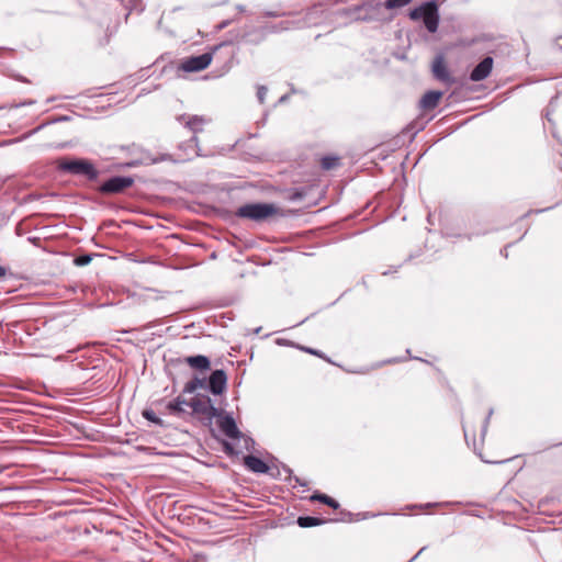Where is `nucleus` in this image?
<instances>
[{
	"label": "nucleus",
	"mask_w": 562,
	"mask_h": 562,
	"mask_svg": "<svg viewBox=\"0 0 562 562\" xmlns=\"http://www.w3.org/2000/svg\"><path fill=\"white\" fill-rule=\"evenodd\" d=\"M431 71L437 80L446 85L451 86L456 82V79L450 75L445 63V58L441 55L436 56V58L434 59Z\"/></svg>",
	"instance_id": "9d476101"
},
{
	"label": "nucleus",
	"mask_w": 562,
	"mask_h": 562,
	"mask_svg": "<svg viewBox=\"0 0 562 562\" xmlns=\"http://www.w3.org/2000/svg\"><path fill=\"white\" fill-rule=\"evenodd\" d=\"M266 94H267V88L263 86L259 87L258 91H257V98L260 103H263Z\"/></svg>",
	"instance_id": "bb28decb"
},
{
	"label": "nucleus",
	"mask_w": 562,
	"mask_h": 562,
	"mask_svg": "<svg viewBox=\"0 0 562 562\" xmlns=\"http://www.w3.org/2000/svg\"><path fill=\"white\" fill-rule=\"evenodd\" d=\"M143 416L145 419L156 424V425H159V426H162V420L161 418H159L156 413L151 409H145L143 412Z\"/></svg>",
	"instance_id": "b1692460"
},
{
	"label": "nucleus",
	"mask_w": 562,
	"mask_h": 562,
	"mask_svg": "<svg viewBox=\"0 0 562 562\" xmlns=\"http://www.w3.org/2000/svg\"><path fill=\"white\" fill-rule=\"evenodd\" d=\"M43 125H44V124H42V125L37 126V127H36V131H40V130H41V127H42Z\"/></svg>",
	"instance_id": "f704fd0d"
},
{
	"label": "nucleus",
	"mask_w": 562,
	"mask_h": 562,
	"mask_svg": "<svg viewBox=\"0 0 562 562\" xmlns=\"http://www.w3.org/2000/svg\"><path fill=\"white\" fill-rule=\"evenodd\" d=\"M312 501H318L323 504H326L328 505L329 507L334 508V509H337L339 507V504L337 501H335L334 498L329 497L328 495L326 494H319V493H316L314 494L312 497H311Z\"/></svg>",
	"instance_id": "412c9836"
},
{
	"label": "nucleus",
	"mask_w": 562,
	"mask_h": 562,
	"mask_svg": "<svg viewBox=\"0 0 562 562\" xmlns=\"http://www.w3.org/2000/svg\"><path fill=\"white\" fill-rule=\"evenodd\" d=\"M91 261V257L89 255L79 256L75 259L76 265L86 266Z\"/></svg>",
	"instance_id": "a878e982"
},
{
	"label": "nucleus",
	"mask_w": 562,
	"mask_h": 562,
	"mask_svg": "<svg viewBox=\"0 0 562 562\" xmlns=\"http://www.w3.org/2000/svg\"><path fill=\"white\" fill-rule=\"evenodd\" d=\"M212 54L210 53H204L199 56H192L184 59L181 63L180 68L186 72L201 71L209 67V65L212 61Z\"/></svg>",
	"instance_id": "0eeeda50"
},
{
	"label": "nucleus",
	"mask_w": 562,
	"mask_h": 562,
	"mask_svg": "<svg viewBox=\"0 0 562 562\" xmlns=\"http://www.w3.org/2000/svg\"><path fill=\"white\" fill-rule=\"evenodd\" d=\"M324 521L325 520L312 516H302L297 518V525L302 528L318 526L322 525Z\"/></svg>",
	"instance_id": "aec40b11"
},
{
	"label": "nucleus",
	"mask_w": 562,
	"mask_h": 562,
	"mask_svg": "<svg viewBox=\"0 0 562 562\" xmlns=\"http://www.w3.org/2000/svg\"><path fill=\"white\" fill-rule=\"evenodd\" d=\"M204 387H206V379L194 376L191 381H189L184 384L182 393L183 394H192L198 389H204Z\"/></svg>",
	"instance_id": "a211bd4d"
},
{
	"label": "nucleus",
	"mask_w": 562,
	"mask_h": 562,
	"mask_svg": "<svg viewBox=\"0 0 562 562\" xmlns=\"http://www.w3.org/2000/svg\"><path fill=\"white\" fill-rule=\"evenodd\" d=\"M178 121L184 123V126L194 134L191 140L198 142L196 134L203 131L206 120L203 116L183 114Z\"/></svg>",
	"instance_id": "9b49d317"
},
{
	"label": "nucleus",
	"mask_w": 562,
	"mask_h": 562,
	"mask_svg": "<svg viewBox=\"0 0 562 562\" xmlns=\"http://www.w3.org/2000/svg\"><path fill=\"white\" fill-rule=\"evenodd\" d=\"M5 274H7V269L4 267L0 266V278L5 277Z\"/></svg>",
	"instance_id": "2f4dec72"
},
{
	"label": "nucleus",
	"mask_w": 562,
	"mask_h": 562,
	"mask_svg": "<svg viewBox=\"0 0 562 562\" xmlns=\"http://www.w3.org/2000/svg\"><path fill=\"white\" fill-rule=\"evenodd\" d=\"M224 451L226 454L232 456L235 453L234 447L232 443L224 441L223 442Z\"/></svg>",
	"instance_id": "c85d7f7f"
},
{
	"label": "nucleus",
	"mask_w": 562,
	"mask_h": 562,
	"mask_svg": "<svg viewBox=\"0 0 562 562\" xmlns=\"http://www.w3.org/2000/svg\"><path fill=\"white\" fill-rule=\"evenodd\" d=\"M325 4L318 3L314 7L310 8L306 12L305 19L308 24H318L319 16L327 12V9H324Z\"/></svg>",
	"instance_id": "f3484780"
},
{
	"label": "nucleus",
	"mask_w": 562,
	"mask_h": 562,
	"mask_svg": "<svg viewBox=\"0 0 562 562\" xmlns=\"http://www.w3.org/2000/svg\"><path fill=\"white\" fill-rule=\"evenodd\" d=\"M32 225H33V218L32 217H25L22 221H20L16 225L15 232L19 236H26V239L35 245V236L32 235Z\"/></svg>",
	"instance_id": "2eb2a0df"
},
{
	"label": "nucleus",
	"mask_w": 562,
	"mask_h": 562,
	"mask_svg": "<svg viewBox=\"0 0 562 562\" xmlns=\"http://www.w3.org/2000/svg\"><path fill=\"white\" fill-rule=\"evenodd\" d=\"M63 457L45 448H37V475L43 474V480L52 479L58 473Z\"/></svg>",
	"instance_id": "20e7f679"
},
{
	"label": "nucleus",
	"mask_w": 562,
	"mask_h": 562,
	"mask_svg": "<svg viewBox=\"0 0 562 562\" xmlns=\"http://www.w3.org/2000/svg\"><path fill=\"white\" fill-rule=\"evenodd\" d=\"M442 97L441 91L431 90L426 92L419 101V106L425 110H434Z\"/></svg>",
	"instance_id": "ddd939ff"
},
{
	"label": "nucleus",
	"mask_w": 562,
	"mask_h": 562,
	"mask_svg": "<svg viewBox=\"0 0 562 562\" xmlns=\"http://www.w3.org/2000/svg\"><path fill=\"white\" fill-rule=\"evenodd\" d=\"M280 213L279 207L273 203H248L241 205L236 214L243 218L262 222Z\"/></svg>",
	"instance_id": "f03ea898"
},
{
	"label": "nucleus",
	"mask_w": 562,
	"mask_h": 562,
	"mask_svg": "<svg viewBox=\"0 0 562 562\" xmlns=\"http://www.w3.org/2000/svg\"><path fill=\"white\" fill-rule=\"evenodd\" d=\"M361 8L362 5L357 4L350 8L338 9L337 11H335V13L348 18L358 16V12L361 10Z\"/></svg>",
	"instance_id": "4be33fe9"
},
{
	"label": "nucleus",
	"mask_w": 562,
	"mask_h": 562,
	"mask_svg": "<svg viewBox=\"0 0 562 562\" xmlns=\"http://www.w3.org/2000/svg\"><path fill=\"white\" fill-rule=\"evenodd\" d=\"M424 549H419V552L415 555V558L423 552Z\"/></svg>",
	"instance_id": "c9c22d12"
},
{
	"label": "nucleus",
	"mask_w": 562,
	"mask_h": 562,
	"mask_svg": "<svg viewBox=\"0 0 562 562\" xmlns=\"http://www.w3.org/2000/svg\"><path fill=\"white\" fill-rule=\"evenodd\" d=\"M409 18L412 20L423 19L428 32L435 33L439 24L438 5L435 1L425 2L424 4L413 9L409 12Z\"/></svg>",
	"instance_id": "39448f33"
},
{
	"label": "nucleus",
	"mask_w": 562,
	"mask_h": 562,
	"mask_svg": "<svg viewBox=\"0 0 562 562\" xmlns=\"http://www.w3.org/2000/svg\"><path fill=\"white\" fill-rule=\"evenodd\" d=\"M244 464L255 473H268L270 468L260 458L248 454L244 458Z\"/></svg>",
	"instance_id": "4468645a"
},
{
	"label": "nucleus",
	"mask_w": 562,
	"mask_h": 562,
	"mask_svg": "<svg viewBox=\"0 0 562 562\" xmlns=\"http://www.w3.org/2000/svg\"><path fill=\"white\" fill-rule=\"evenodd\" d=\"M492 414H493V411L491 409V411H490V413H488V415H487V417H486L485 424H487V423H488V419H490V417L492 416Z\"/></svg>",
	"instance_id": "72a5a7b5"
},
{
	"label": "nucleus",
	"mask_w": 562,
	"mask_h": 562,
	"mask_svg": "<svg viewBox=\"0 0 562 562\" xmlns=\"http://www.w3.org/2000/svg\"><path fill=\"white\" fill-rule=\"evenodd\" d=\"M345 2H347V0H328L327 5L333 7V5H336L339 3H345Z\"/></svg>",
	"instance_id": "c756f323"
},
{
	"label": "nucleus",
	"mask_w": 562,
	"mask_h": 562,
	"mask_svg": "<svg viewBox=\"0 0 562 562\" xmlns=\"http://www.w3.org/2000/svg\"><path fill=\"white\" fill-rule=\"evenodd\" d=\"M184 362L191 368L200 371H206L211 368L210 359L203 355L189 356L184 359Z\"/></svg>",
	"instance_id": "dca6fc26"
},
{
	"label": "nucleus",
	"mask_w": 562,
	"mask_h": 562,
	"mask_svg": "<svg viewBox=\"0 0 562 562\" xmlns=\"http://www.w3.org/2000/svg\"><path fill=\"white\" fill-rule=\"evenodd\" d=\"M162 414H169L176 417H183L189 413L187 408H184L183 406L178 405L173 401H170L165 405V411L162 412Z\"/></svg>",
	"instance_id": "6ab92c4d"
},
{
	"label": "nucleus",
	"mask_w": 562,
	"mask_h": 562,
	"mask_svg": "<svg viewBox=\"0 0 562 562\" xmlns=\"http://www.w3.org/2000/svg\"><path fill=\"white\" fill-rule=\"evenodd\" d=\"M227 386V375L224 370H214L206 380V389L213 395H221Z\"/></svg>",
	"instance_id": "6e6552de"
},
{
	"label": "nucleus",
	"mask_w": 562,
	"mask_h": 562,
	"mask_svg": "<svg viewBox=\"0 0 562 562\" xmlns=\"http://www.w3.org/2000/svg\"><path fill=\"white\" fill-rule=\"evenodd\" d=\"M173 402L177 403L178 405L183 406L184 408L190 407V401H187L182 395L176 397Z\"/></svg>",
	"instance_id": "cd10ccee"
},
{
	"label": "nucleus",
	"mask_w": 562,
	"mask_h": 562,
	"mask_svg": "<svg viewBox=\"0 0 562 562\" xmlns=\"http://www.w3.org/2000/svg\"><path fill=\"white\" fill-rule=\"evenodd\" d=\"M134 183V179L132 177L125 176H115L104 181L99 191L103 194H115L121 193L127 188L132 187Z\"/></svg>",
	"instance_id": "423d86ee"
},
{
	"label": "nucleus",
	"mask_w": 562,
	"mask_h": 562,
	"mask_svg": "<svg viewBox=\"0 0 562 562\" xmlns=\"http://www.w3.org/2000/svg\"><path fill=\"white\" fill-rule=\"evenodd\" d=\"M277 31H278V30H277V29H274V27H271V29H268V27L262 29V30H261V32H260L259 38H258V40H256V41H251V43H254V44H258V43H260V42L265 38V36L267 35V33L277 32Z\"/></svg>",
	"instance_id": "393cba45"
},
{
	"label": "nucleus",
	"mask_w": 562,
	"mask_h": 562,
	"mask_svg": "<svg viewBox=\"0 0 562 562\" xmlns=\"http://www.w3.org/2000/svg\"><path fill=\"white\" fill-rule=\"evenodd\" d=\"M307 352L312 353V355H318L316 350L314 349H311V348H306L305 349Z\"/></svg>",
	"instance_id": "473e14b6"
},
{
	"label": "nucleus",
	"mask_w": 562,
	"mask_h": 562,
	"mask_svg": "<svg viewBox=\"0 0 562 562\" xmlns=\"http://www.w3.org/2000/svg\"><path fill=\"white\" fill-rule=\"evenodd\" d=\"M321 166L324 170H330L338 166V157L325 156L322 158Z\"/></svg>",
	"instance_id": "5701e85b"
},
{
	"label": "nucleus",
	"mask_w": 562,
	"mask_h": 562,
	"mask_svg": "<svg viewBox=\"0 0 562 562\" xmlns=\"http://www.w3.org/2000/svg\"><path fill=\"white\" fill-rule=\"evenodd\" d=\"M40 436H42V434H41V432H40V430L37 429V447H38L40 445H44V443H46V442H47V441L45 440V438H42V439H41V438H40Z\"/></svg>",
	"instance_id": "7c9ffc66"
},
{
	"label": "nucleus",
	"mask_w": 562,
	"mask_h": 562,
	"mask_svg": "<svg viewBox=\"0 0 562 562\" xmlns=\"http://www.w3.org/2000/svg\"><path fill=\"white\" fill-rule=\"evenodd\" d=\"M493 68V58L484 57L471 71L470 79L472 81H481L487 78Z\"/></svg>",
	"instance_id": "f8f14e48"
},
{
	"label": "nucleus",
	"mask_w": 562,
	"mask_h": 562,
	"mask_svg": "<svg viewBox=\"0 0 562 562\" xmlns=\"http://www.w3.org/2000/svg\"><path fill=\"white\" fill-rule=\"evenodd\" d=\"M217 418V424L220 429L231 439H238L241 436L240 430L238 429L235 419L231 414H225L221 409V415L215 416Z\"/></svg>",
	"instance_id": "1a4fd4ad"
},
{
	"label": "nucleus",
	"mask_w": 562,
	"mask_h": 562,
	"mask_svg": "<svg viewBox=\"0 0 562 562\" xmlns=\"http://www.w3.org/2000/svg\"><path fill=\"white\" fill-rule=\"evenodd\" d=\"M191 415L198 416L204 424H211L221 409L212 404L210 396L198 394L190 400Z\"/></svg>",
	"instance_id": "7ed1b4c3"
},
{
	"label": "nucleus",
	"mask_w": 562,
	"mask_h": 562,
	"mask_svg": "<svg viewBox=\"0 0 562 562\" xmlns=\"http://www.w3.org/2000/svg\"><path fill=\"white\" fill-rule=\"evenodd\" d=\"M57 167L63 172L74 176H82L90 181H94L99 177V171L94 165L90 160L83 158H61L57 161Z\"/></svg>",
	"instance_id": "f257e3e1"
}]
</instances>
